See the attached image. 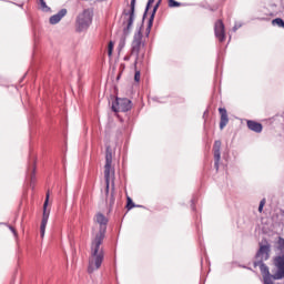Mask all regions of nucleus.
Listing matches in <instances>:
<instances>
[{"label":"nucleus","instance_id":"obj_1","mask_svg":"<svg viewBox=\"0 0 284 284\" xmlns=\"http://www.w3.org/2000/svg\"><path fill=\"white\" fill-rule=\"evenodd\" d=\"M104 179H105V195L106 204L109 207L114 205V171L112 170V149L106 146L105 150V165H104Z\"/></svg>","mask_w":284,"mask_h":284},{"label":"nucleus","instance_id":"obj_2","mask_svg":"<svg viewBox=\"0 0 284 284\" xmlns=\"http://www.w3.org/2000/svg\"><path fill=\"white\" fill-rule=\"evenodd\" d=\"M103 258H105V252L103 251V241L92 240L88 273L93 274V272H97V270H101V265H103Z\"/></svg>","mask_w":284,"mask_h":284},{"label":"nucleus","instance_id":"obj_3","mask_svg":"<svg viewBox=\"0 0 284 284\" xmlns=\"http://www.w3.org/2000/svg\"><path fill=\"white\" fill-rule=\"evenodd\" d=\"M131 57H135L134 65L141 63L145 58V41L143 40V26H141L133 36L131 42Z\"/></svg>","mask_w":284,"mask_h":284},{"label":"nucleus","instance_id":"obj_4","mask_svg":"<svg viewBox=\"0 0 284 284\" xmlns=\"http://www.w3.org/2000/svg\"><path fill=\"white\" fill-rule=\"evenodd\" d=\"M94 17V11L92 9H85L82 13H79L75 20L77 31L83 32L92 26V18Z\"/></svg>","mask_w":284,"mask_h":284},{"label":"nucleus","instance_id":"obj_5","mask_svg":"<svg viewBox=\"0 0 284 284\" xmlns=\"http://www.w3.org/2000/svg\"><path fill=\"white\" fill-rule=\"evenodd\" d=\"M272 274H274V281H283L284 278V256L277 255L273 258Z\"/></svg>","mask_w":284,"mask_h":284},{"label":"nucleus","instance_id":"obj_6","mask_svg":"<svg viewBox=\"0 0 284 284\" xmlns=\"http://www.w3.org/2000/svg\"><path fill=\"white\" fill-rule=\"evenodd\" d=\"M95 223L100 225L99 232L95 234L93 241H103L105 239V232L108 230V217L103 213H98L94 217Z\"/></svg>","mask_w":284,"mask_h":284},{"label":"nucleus","instance_id":"obj_7","mask_svg":"<svg viewBox=\"0 0 284 284\" xmlns=\"http://www.w3.org/2000/svg\"><path fill=\"white\" fill-rule=\"evenodd\" d=\"M135 6H136V0H131L130 11L129 12H126V11L123 12V16H124L123 26H126L123 29L124 34H130V30L132 29V24L134 23Z\"/></svg>","mask_w":284,"mask_h":284},{"label":"nucleus","instance_id":"obj_8","mask_svg":"<svg viewBox=\"0 0 284 284\" xmlns=\"http://www.w3.org/2000/svg\"><path fill=\"white\" fill-rule=\"evenodd\" d=\"M132 110V101L128 98H116L112 104L113 112H130Z\"/></svg>","mask_w":284,"mask_h":284},{"label":"nucleus","instance_id":"obj_9","mask_svg":"<svg viewBox=\"0 0 284 284\" xmlns=\"http://www.w3.org/2000/svg\"><path fill=\"white\" fill-rule=\"evenodd\" d=\"M50 201V191L47 192L45 201L43 204V214H42V221L40 225V236L43 239L45 236V227L48 225V219H50V210H48V203Z\"/></svg>","mask_w":284,"mask_h":284},{"label":"nucleus","instance_id":"obj_10","mask_svg":"<svg viewBox=\"0 0 284 284\" xmlns=\"http://www.w3.org/2000/svg\"><path fill=\"white\" fill-rule=\"evenodd\" d=\"M271 245H260V248L255 255V258H257L258 263H262L263 261H267L270 258V252H271Z\"/></svg>","mask_w":284,"mask_h":284},{"label":"nucleus","instance_id":"obj_11","mask_svg":"<svg viewBox=\"0 0 284 284\" xmlns=\"http://www.w3.org/2000/svg\"><path fill=\"white\" fill-rule=\"evenodd\" d=\"M214 32L216 39L223 43V41H225V24H223V20H217L215 22Z\"/></svg>","mask_w":284,"mask_h":284},{"label":"nucleus","instance_id":"obj_12","mask_svg":"<svg viewBox=\"0 0 284 284\" xmlns=\"http://www.w3.org/2000/svg\"><path fill=\"white\" fill-rule=\"evenodd\" d=\"M261 273L264 284H274V273H270V267L265 264H261Z\"/></svg>","mask_w":284,"mask_h":284},{"label":"nucleus","instance_id":"obj_13","mask_svg":"<svg viewBox=\"0 0 284 284\" xmlns=\"http://www.w3.org/2000/svg\"><path fill=\"white\" fill-rule=\"evenodd\" d=\"M213 152H214V168L216 172H219V163L221 162V141L217 140L214 142L213 145Z\"/></svg>","mask_w":284,"mask_h":284},{"label":"nucleus","instance_id":"obj_14","mask_svg":"<svg viewBox=\"0 0 284 284\" xmlns=\"http://www.w3.org/2000/svg\"><path fill=\"white\" fill-rule=\"evenodd\" d=\"M221 119H220V130H224L225 125L230 123V118L227 116V110L225 108L219 109Z\"/></svg>","mask_w":284,"mask_h":284},{"label":"nucleus","instance_id":"obj_15","mask_svg":"<svg viewBox=\"0 0 284 284\" xmlns=\"http://www.w3.org/2000/svg\"><path fill=\"white\" fill-rule=\"evenodd\" d=\"M34 172H37V161L33 160L31 166L28 169V176L30 179V187H32V190H34V181H36Z\"/></svg>","mask_w":284,"mask_h":284},{"label":"nucleus","instance_id":"obj_16","mask_svg":"<svg viewBox=\"0 0 284 284\" xmlns=\"http://www.w3.org/2000/svg\"><path fill=\"white\" fill-rule=\"evenodd\" d=\"M65 14H68V9H61L57 14L50 18L49 22L51 23V26H57V23H59V21H61V19L65 17Z\"/></svg>","mask_w":284,"mask_h":284},{"label":"nucleus","instance_id":"obj_17","mask_svg":"<svg viewBox=\"0 0 284 284\" xmlns=\"http://www.w3.org/2000/svg\"><path fill=\"white\" fill-rule=\"evenodd\" d=\"M246 125H247L248 130H252V132H256L257 134L263 132V124H261L256 121L248 120Z\"/></svg>","mask_w":284,"mask_h":284},{"label":"nucleus","instance_id":"obj_18","mask_svg":"<svg viewBox=\"0 0 284 284\" xmlns=\"http://www.w3.org/2000/svg\"><path fill=\"white\" fill-rule=\"evenodd\" d=\"M276 248L278 250V252H281L282 255L280 256H284V239L283 237H278L277 239V246Z\"/></svg>","mask_w":284,"mask_h":284},{"label":"nucleus","instance_id":"obj_19","mask_svg":"<svg viewBox=\"0 0 284 284\" xmlns=\"http://www.w3.org/2000/svg\"><path fill=\"white\" fill-rule=\"evenodd\" d=\"M272 26H277L284 29V20L282 18H276L272 20Z\"/></svg>","mask_w":284,"mask_h":284},{"label":"nucleus","instance_id":"obj_20","mask_svg":"<svg viewBox=\"0 0 284 284\" xmlns=\"http://www.w3.org/2000/svg\"><path fill=\"white\" fill-rule=\"evenodd\" d=\"M153 23H154V16H151L146 27V37H150V32L152 30Z\"/></svg>","mask_w":284,"mask_h":284},{"label":"nucleus","instance_id":"obj_21","mask_svg":"<svg viewBox=\"0 0 284 284\" xmlns=\"http://www.w3.org/2000/svg\"><path fill=\"white\" fill-rule=\"evenodd\" d=\"M40 1V8L42 12H50V7L45 3V0H39Z\"/></svg>","mask_w":284,"mask_h":284},{"label":"nucleus","instance_id":"obj_22","mask_svg":"<svg viewBox=\"0 0 284 284\" xmlns=\"http://www.w3.org/2000/svg\"><path fill=\"white\" fill-rule=\"evenodd\" d=\"M169 8H181V2H176L175 0H169Z\"/></svg>","mask_w":284,"mask_h":284},{"label":"nucleus","instance_id":"obj_23","mask_svg":"<svg viewBox=\"0 0 284 284\" xmlns=\"http://www.w3.org/2000/svg\"><path fill=\"white\" fill-rule=\"evenodd\" d=\"M136 205H134V202L132 201L131 197L126 199V209L128 210H132L133 207H135Z\"/></svg>","mask_w":284,"mask_h":284},{"label":"nucleus","instance_id":"obj_24","mask_svg":"<svg viewBox=\"0 0 284 284\" xmlns=\"http://www.w3.org/2000/svg\"><path fill=\"white\" fill-rule=\"evenodd\" d=\"M114 50V42L110 41L108 47V54L109 57H112V52Z\"/></svg>","mask_w":284,"mask_h":284},{"label":"nucleus","instance_id":"obj_25","mask_svg":"<svg viewBox=\"0 0 284 284\" xmlns=\"http://www.w3.org/2000/svg\"><path fill=\"white\" fill-rule=\"evenodd\" d=\"M159 6H161V0H159V1L155 3L154 8H153V11H152V14H151V17H153V19H154V17H155V14H156V11L159 10Z\"/></svg>","mask_w":284,"mask_h":284},{"label":"nucleus","instance_id":"obj_26","mask_svg":"<svg viewBox=\"0 0 284 284\" xmlns=\"http://www.w3.org/2000/svg\"><path fill=\"white\" fill-rule=\"evenodd\" d=\"M152 3H154V0H149L148 1L146 8H145V11H144V14H143V19H145V17L148 14V10H150V6H152Z\"/></svg>","mask_w":284,"mask_h":284},{"label":"nucleus","instance_id":"obj_27","mask_svg":"<svg viewBox=\"0 0 284 284\" xmlns=\"http://www.w3.org/2000/svg\"><path fill=\"white\" fill-rule=\"evenodd\" d=\"M263 207H265V199L261 200L258 205V212H263Z\"/></svg>","mask_w":284,"mask_h":284},{"label":"nucleus","instance_id":"obj_28","mask_svg":"<svg viewBox=\"0 0 284 284\" xmlns=\"http://www.w3.org/2000/svg\"><path fill=\"white\" fill-rule=\"evenodd\" d=\"M134 81H136L138 83L141 81V72L139 71L135 72Z\"/></svg>","mask_w":284,"mask_h":284},{"label":"nucleus","instance_id":"obj_29","mask_svg":"<svg viewBox=\"0 0 284 284\" xmlns=\"http://www.w3.org/2000/svg\"><path fill=\"white\" fill-rule=\"evenodd\" d=\"M124 61H130V55L124 57Z\"/></svg>","mask_w":284,"mask_h":284},{"label":"nucleus","instance_id":"obj_30","mask_svg":"<svg viewBox=\"0 0 284 284\" xmlns=\"http://www.w3.org/2000/svg\"><path fill=\"white\" fill-rule=\"evenodd\" d=\"M118 79H121V74L118 75Z\"/></svg>","mask_w":284,"mask_h":284},{"label":"nucleus","instance_id":"obj_31","mask_svg":"<svg viewBox=\"0 0 284 284\" xmlns=\"http://www.w3.org/2000/svg\"><path fill=\"white\" fill-rule=\"evenodd\" d=\"M233 30L236 31V27H234Z\"/></svg>","mask_w":284,"mask_h":284}]
</instances>
